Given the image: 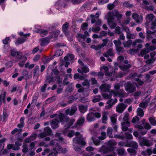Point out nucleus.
Instances as JSON below:
<instances>
[{
	"instance_id": "f257e3e1",
	"label": "nucleus",
	"mask_w": 156,
	"mask_h": 156,
	"mask_svg": "<svg viewBox=\"0 0 156 156\" xmlns=\"http://www.w3.org/2000/svg\"><path fill=\"white\" fill-rule=\"evenodd\" d=\"M75 121L74 119H70L69 117H65L64 115L60 113L59 114L58 118L52 120L51 125V127L53 129H55L58 127V123L60 122L62 123L66 122V124L65 126V128L64 131L65 133H67L66 131L67 129L73 125Z\"/></svg>"
},
{
	"instance_id": "f03ea898",
	"label": "nucleus",
	"mask_w": 156,
	"mask_h": 156,
	"mask_svg": "<svg viewBox=\"0 0 156 156\" xmlns=\"http://www.w3.org/2000/svg\"><path fill=\"white\" fill-rule=\"evenodd\" d=\"M75 134L76 137L73 139V144H77L81 145H85L86 143L83 139L82 135L78 132H76L75 133L74 131L72 130L69 131L67 134V136L69 137L73 136Z\"/></svg>"
},
{
	"instance_id": "7ed1b4c3",
	"label": "nucleus",
	"mask_w": 156,
	"mask_h": 156,
	"mask_svg": "<svg viewBox=\"0 0 156 156\" xmlns=\"http://www.w3.org/2000/svg\"><path fill=\"white\" fill-rule=\"evenodd\" d=\"M123 84L121 82H119L118 83H116L114 84V89L115 90H111L112 93L115 96H118L119 97H123L126 93L124 90L122 89H120V88L122 87Z\"/></svg>"
},
{
	"instance_id": "20e7f679",
	"label": "nucleus",
	"mask_w": 156,
	"mask_h": 156,
	"mask_svg": "<svg viewBox=\"0 0 156 156\" xmlns=\"http://www.w3.org/2000/svg\"><path fill=\"white\" fill-rule=\"evenodd\" d=\"M106 19L107 20L108 24L111 29H114L117 26L116 23L113 22L114 17L112 13L109 12L106 16Z\"/></svg>"
},
{
	"instance_id": "39448f33",
	"label": "nucleus",
	"mask_w": 156,
	"mask_h": 156,
	"mask_svg": "<svg viewBox=\"0 0 156 156\" xmlns=\"http://www.w3.org/2000/svg\"><path fill=\"white\" fill-rule=\"evenodd\" d=\"M67 0H58L55 3V7L58 10L65 8L67 5Z\"/></svg>"
},
{
	"instance_id": "423d86ee",
	"label": "nucleus",
	"mask_w": 156,
	"mask_h": 156,
	"mask_svg": "<svg viewBox=\"0 0 156 156\" xmlns=\"http://www.w3.org/2000/svg\"><path fill=\"white\" fill-rule=\"evenodd\" d=\"M125 86L126 90L129 93H132L136 90V87L135 85L129 82H127Z\"/></svg>"
},
{
	"instance_id": "0eeeda50",
	"label": "nucleus",
	"mask_w": 156,
	"mask_h": 156,
	"mask_svg": "<svg viewBox=\"0 0 156 156\" xmlns=\"http://www.w3.org/2000/svg\"><path fill=\"white\" fill-rule=\"evenodd\" d=\"M139 142L141 146H145L147 147H150L152 146V144L151 142L144 138L139 139Z\"/></svg>"
},
{
	"instance_id": "6e6552de",
	"label": "nucleus",
	"mask_w": 156,
	"mask_h": 156,
	"mask_svg": "<svg viewBox=\"0 0 156 156\" xmlns=\"http://www.w3.org/2000/svg\"><path fill=\"white\" fill-rule=\"evenodd\" d=\"M127 106V105H125L123 103H119L116 106V111L119 113H121L126 108Z\"/></svg>"
},
{
	"instance_id": "1a4fd4ad",
	"label": "nucleus",
	"mask_w": 156,
	"mask_h": 156,
	"mask_svg": "<svg viewBox=\"0 0 156 156\" xmlns=\"http://www.w3.org/2000/svg\"><path fill=\"white\" fill-rule=\"evenodd\" d=\"M132 18L136 21V23H141L143 21V16L142 15L139 16L136 13H133L132 15Z\"/></svg>"
},
{
	"instance_id": "9d476101",
	"label": "nucleus",
	"mask_w": 156,
	"mask_h": 156,
	"mask_svg": "<svg viewBox=\"0 0 156 156\" xmlns=\"http://www.w3.org/2000/svg\"><path fill=\"white\" fill-rule=\"evenodd\" d=\"M111 87L110 84H102L100 87L99 89L102 92H110L111 90H109Z\"/></svg>"
},
{
	"instance_id": "9b49d317",
	"label": "nucleus",
	"mask_w": 156,
	"mask_h": 156,
	"mask_svg": "<svg viewBox=\"0 0 156 156\" xmlns=\"http://www.w3.org/2000/svg\"><path fill=\"white\" fill-rule=\"evenodd\" d=\"M119 144L120 145L125 146L124 145L122 144V143L121 142L119 143ZM125 146L129 147H132L136 149L138 147V144L136 142L132 141L129 143L126 144Z\"/></svg>"
},
{
	"instance_id": "f8f14e48",
	"label": "nucleus",
	"mask_w": 156,
	"mask_h": 156,
	"mask_svg": "<svg viewBox=\"0 0 156 156\" xmlns=\"http://www.w3.org/2000/svg\"><path fill=\"white\" fill-rule=\"evenodd\" d=\"M9 115V112L6 109H4L3 114L0 116V120L2 121H6Z\"/></svg>"
},
{
	"instance_id": "ddd939ff",
	"label": "nucleus",
	"mask_w": 156,
	"mask_h": 156,
	"mask_svg": "<svg viewBox=\"0 0 156 156\" xmlns=\"http://www.w3.org/2000/svg\"><path fill=\"white\" fill-rule=\"evenodd\" d=\"M10 53L12 56H16L17 58H21L22 56V53L21 52L16 51L14 49L11 50Z\"/></svg>"
},
{
	"instance_id": "4468645a",
	"label": "nucleus",
	"mask_w": 156,
	"mask_h": 156,
	"mask_svg": "<svg viewBox=\"0 0 156 156\" xmlns=\"http://www.w3.org/2000/svg\"><path fill=\"white\" fill-rule=\"evenodd\" d=\"M129 76L132 79H134L136 80V83L138 84L139 85H141L143 84L144 82L143 81L140 80L138 78L136 77L137 76V74L136 73L131 74L129 75Z\"/></svg>"
},
{
	"instance_id": "2eb2a0df",
	"label": "nucleus",
	"mask_w": 156,
	"mask_h": 156,
	"mask_svg": "<svg viewBox=\"0 0 156 156\" xmlns=\"http://www.w3.org/2000/svg\"><path fill=\"white\" fill-rule=\"evenodd\" d=\"M90 91V90L88 88L86 89L84 87H81L77 90V91L79 93L82 92L83 94L85 96H88Z\"/></svg>"
},
{
	"instance_id": "dca6fc26",
	"label": "nucleus",
	"mask_w": 156,
	"mask_h": 156,
	"mask_svg": "<svg viewBox=\"0 0 156 156\" xmlns=\"http://www.w3.org/2000/svg\"><path fill=\"white\" fill-rule=\"evenodd\" d=\"M77 110V108L76 107H72L70 108H69L67 109L66 111V113L67 115H72L75 113Z\"/></svg>"
},
{
	"instance_id": "f3484780",
	"label": "nucleus",
	"mask_w": 156,
	"mask_h": 156,
	"mask_svg": "<svg viewBox=\"0 0 156 156\" xmlns=\"http://www.w3.org/2000/svg\"><path fill=\"white\" fill-rule=\"evenodd\" d=\"M129 114L127 113H125L123 118V120L125 122L121 123L122 126L124 125L125 123H126L128 126L129 127L130 126L129 122Z\"/></svg>"
},
{
	"instance_id": "a211bd4d",
	"label": "nucleus",
	"mask_w": 156,
	"mask_h": 156,
	"mask_svg": "<svg viewBox=\"0 0 156 156\" xmlns=\"http://www.w3.org/2000/svg\"><path fill=\"white\" fill-rule=\"evenodd\" d=\"M109 114L108 111H105L102 113V116L101 118L102 122L103 123H107V121L108 119V115Z\"/></svg>"
},
{
	"instance_id": "6ab92c4d",
	"label": "nucleus",
	"mask_w": 156,
	"mask_h": 156,
	"mask_svg": "<svg viewBox=\"0 0 156 156\" xmlns=\"http://www.w3.org/2000/svg\"><path fill=\"white\" fill-rule=\"evenodd\" d=\"M111 150V149L105 145L102 146L99 150V152L104 154H106Z\"/></svg>"
},
{
	"instance_id": "aec40b11",
	"label": "nucleus",
	"mask_w": 156,
	"mask_h": 156,
	"mask_svg": "<svg viewBox=\"0 0 156 156\" xmlns=\"http://www.w3.org/2000/svg\"><path fill=\"white\" fill-rule=\"evenodd\" d=\"M50 39L49 37L41 39L40 40L41 45L44 46L47 45L49 42Z\"/></svg>"
},
{
	"instance_id": "412c9836",
	"label": "nucleus",
	"mask_w": 156,
	"mask_h": 156,
	"mask_svg": "<svg viewBox=\"0 0 156 156\" xmlns=\"http://www.w3.org/2000/svg\"><path fill=\"white\" fill-rule=\"evenodd\" d=\"M87 119L89 122H91L94 121L95 119L94 118V115L93 112L89 113L87 116Z\"/></svg>"
},
{
	"instance_id": "4be33fe9",
	"label": "nucleus",
	"mask_w": 156,
	"mask_h": 156,
	"mask_svg": "<svg viewBox=\"0 0 156 156\" xmlns=\"http://www.w3.org/2000/svg\"><path fill=\"white\" fill-rule=\"evenodd\" d=\"M117 144L116 142L114 140H109L107 143V145L109 147V148L113 150V146Z\"/></svg>"
},
{
	"instance_id": "5701e85b",
	"label": "nucleus",
	"mask_w": 156,
	"mask_h": 156,
	"mask_svg": "<svg viewBox=\"0 0 156 156\" xmlns=\"http://www.w3.org/2000/svg\"><path fill=\"white\" fill-rule=\"evenodd\" d=\"M113 50L112 49H109L106 52L104 53L103 55L105 57H108L109 56H114Z\"/></svg>"
},
{
	"instance_id": "b1692460",
	"label": "nucleus",
	"mask_w": 156,
	"mask_h": 156,
	"mask_svg": "<svg viewBox=\"0 0 156 156\" xmlns=\"http://www.w3.org/2000/svg\"><path fill=\"white\" fill-rule=\"evenodd\" d=\"M35 31L36 32L40 33L41 36L46 35L48 34V31L44 30L37 29L35 28Z\"/></svg>"
},
{
	"instance_id": "393cba45",
	"label": "nucleus",
	"mask_w": 156,
	"mask_h": 156,
	"mask_svg": "<svg viewBox=\"0 0 156 156\" xmlns=\"http://www.w3.org/2000/svg\"><path fill=\"white\" fill-rule=\"evenodd\" d=\"M69 26V23H66L62 26V30L63 32L66 35H67L68 34L67 30Z\"/></svg>"
},
{
	"instance_id": "a878e982",
	"label": "nucleus",
	"mask_w": 156,
	"mask_h": 156,
	"mask_svg": "<svg viewBox=\"0 0 156 156\" xmlns=\"http://www.w3.org/2000/svg\"><path fill=\"white\" fill-rule=\"evenodd\" d=\"M84 118L83 117H81L79 118L77 120L76 124L78 126H81L83 125V124L84 123Z\"/></svg>"
},
{
	"instance_id": "bb28decb",
	"label": "nucleus",
	"mask_w": 156,
	"mask_h": 156,
	"mask_svg": "<svg viewBox=\"0 0 156 156\" xmlns=\"http://www.w3.org/2000/svg\"><path fill=\"white\" fill-rule=\"evenodd\" d=\"M152 67V66L150 65H145L143 66L141 68V72H144Z\"/></svg>"
},
{
	"instance_id": "cd10ccee",
	"label": "nucleus",
	"mask_w": 156,
	"mask_h": 156,
	"mask_svg": "<svg viewBox=\"0 0 156 156\" xmlns=\"http://www.w3.org/2000/svg\"><path fill=\"white\" fill-rule=\"evenodd\" d=\"M76 37L80 42H82L86 38V36L80 34H78Z\"/></svg>"
},
{
	"instance_id": "c85d7f7f",
	"label": "nucleus",
	"mask_w": 156,
	"mask_h": 156,
	"mask_svg": "<svg viewBox=\"0 0 156 156\" xmlns=\"http://www.w3.org/2000/svg\"><path fill=\"white\" fill-rule=\"evenodd\" d=\"M44 132L47 136H49L51 134L52 131L50 127H47L44 129Z\"/></svg>"
},
{
	"instance_id": "c756f323",
	"label": "nucleus",
	"mask_w": 156,
	"mask_h": 156,
	"mask_svg": "<svg viewBox=\"0 0 156 156\" xmlns=\"http://www.w3.org/2000/svg\"><path fill=\"white\" fill-rule=\"evenodd\" d=\"M131 65L129 64L125 65L124 66H120V69L123 71H127L128 69L130 68Z\"/></svg>"
},
{
	"instance_id": "7c9ffc66",
	"label": "nucleus",
	"mask_w": 156,
	"mask_h": 156,
	"mask_svg": "<svg viewBox=\"0 0 156 156\" xmlns=\"http://www.w3.org/2000/svg\"><path fill=\"white\" fill-rule=\"evenodd\" d=\"M109 93V95L106 93H103L102 94V96L105 99H108L111 98L112 95L113 94V93H112L111 90L110 92Z\"/></svg>"
},
{
	"instance_id": "2f4dec72",
	"label": "nucleus",
	"mask_w": 156,
	"mask_h": 156,
	"mask_svg": "<svg viewBox=\"0 0 156 156\" xmlns=\"http://www.w3.org/2000/svg\"><path fill=\"white\" fill-rule=\"evenodd\" d=\"M132 43V41L131 40H129L126 42H123V44L124 47L129 48Z\"/></svg>"
},
{
	"instance_id": "473e14b6",
	"label": "nucleus",
	"mask_w": 156,
	"mask_h": 156,
	"mask_svg": "<svg viewBox=\"0 0 156 156\" xmlns=\"http://www.w3.org/2000/svg\"><path fill=\"white\" fill-rule=\"evenodd\" d=\"M156 60V57L155 58H151L147 59L145 63L148 65L153 63L155 60Z\"/></svg>"
},
{
	"instance_id": "72a5a7b5",
	"label": "nucleus",
	"mask_w": 156,
	"mask_h": 156,
	"mask_svg": "<svg viewBox=\"0 0 156 156\" xmlns=\"http://www.w3.org/2000/svg\"><path fill=\"white\" fill-rule=\"evenodd\" d=\"M60 32V31L59 30L52 32L51 34V35L49 36V39H51L53 37H57L58 36Z\"/></svg>"
},
{
	"instance_id": "f704fd0d",
	"label": "nucleus",
	"mask_w": 156,
	"mask_h": 156,
	"mask_svg": "<svg viewBox=\"0 0 156 156\" xmlns=\"http://www.w3.org/2000/svg\"><path fill=\"white\" fill-rule=\"evenodd\" d=\"M106 103L107 104H108L107 106H106V108L107 109L110 108L114 105V104L112 102V99L108 100L107 102Z\"/></svg>"
},
{
	"instance_id": "c9c22d12",
	"label": "nucleus",
	"mask_w": 156,
	"mask_h": 156,
	"mask_svg": "<svg viewBox=\"0 0 156 156\" xmlns=\"http://www.w3.org/2000/svg\"><path fill=\"white\" fill-rule=\"evenodd\" d=\"M92 140L94 144L96 146H98L100 144V141L98 139H97L95 137H93L92 138Z\"/></svg>"
},
{
	"instance_id": "e433bc0d",
	"label": "nucleus",
	"mask_w": 156,
	"mask_h": 156,
	"mask_svg": "<svg viewBox=\"0 0 156 156\" xmlns=\"http://www.w3.org/2000/svg\"><path fill=\"white\" fill-rule=\"evenodd\" d=\"M154 16L152 14H147L145 18L147 20H149L150 21L153 20L154 18Z\"/></svg>"
},
{
	"instance_id": "4c0bfd02",
	"label": "nucleus",
	"mask_w": 156,
	"mask_h": 156,
	"mask_svg": "<svg viewBox=\"0 0 156 156\" xmlns=\"http://www.w3.org/2000/svg\"><path fill=\"white\" fill-rule=\"evenodd\" d=\"M26 38L20 37L17 40L16 42V44H22L25 41Z\"/></svg>"
},
{
	"instance_id": "58836bf2",
	"label": "nucleus",
	"mask_w": 156,
	"mask_h": 156,
	"mask_svg": "<svg viewBox=\"0 0 156 156\" xmlns=\"http://www.w3.org/2000/svg\"><path fill=\"white\" fill-rule=\"evenodd\" d=\"M137 112L138 115L140 117H142L144 115V112L141 108H138L137 110Z\"/></svg>"
},
{
	"instance_id": "ea45409f",
	"label": "nucleus",
	"mask_w": 156,
	"mask_h": 156,
	"mask_svg": "<svg viewBox=\"0 0 156 156\" xmlns=\"http://www.w3.org/2000/svg\"><path fill=\"white\" fill-rule=\"evenodd\" d=\"M156 32V30H153V31L152 32L149 30H147V38L148 39L150 38H152V37H151V35L152 34Z\"/></svg>"
},
{
	"instance_id": "a19ab883",
	"label": "nucleus",
	"mask_w": 156,
	"mask_h": 156,
	"mask_svg": "<svg viewBox=\"0 0 156 156\" xmlns=\"http://www.w3.org/2000/svg\"><path fill=\"white\" fill-rule=\"evenodd\" d=\"M79 110L82 113H84L87 110V108L86 106L83 105H80L79 107Z\"/></svg>"
},
{
	"instance_id": "79ce46f5",
	"label": "nucleus",
	"mask_w": 156,
	"mask_h": 156,
	"mask_svg": "<svg viewBox=\"0 0 156 156\" xmlns=\"http://www.w3.org/2000/svg\"><path fill=\"white\" fill-rule=\"evenodd\" d=\"M149 120L152 125L155 126L156 125V120L155 118L153 117H150L149 118Z\"/></svg>"
},
{
	"instance_id": "37998d69",
	"label": "nucleus",
	"mask_w": 156,
	"mask_h": 156,
	"mask_svg": "<svg viewBox=\"0 0 156 156\" xmlns=\"http://www.w3.org/2000/svg\"><path fill=\"white\" fill-rule=\"evenodd\" d=\"M27 60V58L24 57L21 58V61H20L19 65L20 67H22L23 66L24 63Z\"/></svg>"
},
{
	"instance_id": "c03bdc74",
	"label": "nucleus",
	"mask_w": 156,
	"mask_h": 156,
	"mask_svg": "<svg viewBox=\"0 0 156 156\" xmlns=\"http://www.w3.org/2000/svg\"><path fill=\"white\" fill-rule=\"evenodd\" d=\"M149 52V49L147 48L142 49L140 51V55L142 56L148 53Z\"/></svg>"
},
{
	"instance_id": "a18cd8bd",
	"label": "nucleus",
	"mask_w": 156,
	"mask_h": 156,
	"mask_svg": "<svg viewBox=\"0 0 156 156\" xmlns=\"http://www.w3.org/2000/svg\"><path fill=\"white\" fill-rule=\"evenodd\" d=\"M108 41V39L107 38L103 39L102 40L103 42L102 43L100 44L101 47V48L106 46Z\"/></svg>"
},
{
	"instance_id": "49530a36",
	"label": "nucleus",
	"mask_w": 156,
	"mask_h": 156,
	"mask_svg": "<svg viewBox=\"0 0 156 156\" xmlns=\"http://www.w3.org/2000/svg\"><path fill=\"white\" fill-rule=\"evenodd\" d=\"M117 117V115L114 114L111 116L110 117L111 121L113 124H115L116 123Z\"/></svg>"
},
{
	"instance_id": "de8ad7c7",
	"label": "nucleus",
	"mask_w": 156,
	"mask_h": 156,
	"mask_svg": "<svg viewBox=\"0 0 156 156\" xmlns=\"http://www.w3.org/2000/svg\"><path fill=\"white\" fill-rule=\"evenodd\" d=\"M112 129L111 128L109 127L107 129V135L109 138H112L113 136L112 135Z\"/></svg>"
},
{
	"instance_id": "09e8293b",
	"label": "nucleus",
	"mask_w": 156,
	"mask_h": 156,
	"mask_svg": "<svg viewBox=\"0 0 156 156\" xmlns=\"http://www.w3.org/2000/svg\"><path fill=\"white\" fill-rule=\"evenodd\" d=\"M143 125L146 129H150L151 128V126L150 124L146 121H145L144 122H143Z\"/></svg>"
},
{
	"instance_id": "8fccbe9b",
	"label": "nucleus",
	"mask_w": 156,
	"mask_h": 156,
	"mask_svg": "<svg viewBox=\"0 0 156 156\" xmlns=\"http://www.w3.org/2000/svg\"><path fill=\"white\" fill-rule=\"evenodd\" d=\"M103 68L104 70H105V75L107 76H110L112 75V73H107V72L108 70V67L105 66H103Z\"/></svg>"
},
{
	"instance_id": "3c124183",
	"label": "nucleus",
	"mask_w": 156,
	"mask_h": 156,
	"mask_svg": "<svg viewBox=\"0 0 156 156\" xmlns=\"http://www.w3.org/2000/svg\"><path fill=\"white\" fill-rule=\"evenodd\" d=\"M81 69L83 72L84 73H88L90 71L89 69L86 66L84 65L81 67Z\"/></svg>"
},
{
	"instance_id": "603ef678",
	"label": "nucleus",
	"mask_w": 156,
	"mask_h": 156,
	"mask_svg": "<svg viewBox=\"0 0 156 156\" xmlns=\"http://www.w3.org/2000/svg\"><path fill=\"white\" fill-rule=\"evenodd\" d=\"M106 137V133L105 132H102L101 134V136L98 137V139L100 140H103Z\"/></svg>"
},
{
	"instance_id": "864d4df0",
	"label": "nucleus",
	"mask_w": 156,
	"mask_h": 156,
	"mask_svg": "<svg viewBox=\"0 0 156 156\" xmlns=\"http://www.w3.org/2000/svg\"><path fill=\"white\" fill-rule=\"evenodd\" d=\"M102 99V98L100 96H95L94 99L93 100V102H97L99 101Z\"/></svg>"
},
{
	"instance_id": "5fc2aeb1",
	"label": "nucleus",
	"mask_w": 156,
	"mask_h": 156,
	"mask_svg": "<svg viewBox=\"0 0 156 156\" xmlns=\"http://www.w3.org/2000/svg\"><path fill=\"white\" fill-rule=\"evenodd\" d=\"M139 50L138 49L135 48L130 49L128 52V53L131 55H133L134 53L137 52Z\"/></svg>"
},
{
	"instance_id": "6e6d98bb",
	"label": "nucleus",
	"mask_w": 156,
	"mask_h": 156,
	"mask_svg": "<svg viewBox=\"0 0 156 156\" xmlns=\"http://www.w3.org/2000/svg\"><path fill=\"white\" fill-rule=\"evenodd\" d=\"M143 41L140 39H136L132 43L133 46H134L138 43H141L143 42Z\"/></svg>"
},
{
	"instance_id": "4d7b16f0",
	"label": "nucleus",
	"mask_w": 156,
	"mask_h": 156,
	"mask_svg": "<svg viewBox=\"0 0 156 156\" xmlns=\"http://www.w3.org/2000/svg\"><path fill=\"white\" fill-rule=\"evenodd\" d=\"M127 151L131 155H135L136 154V152L135 150L132 148H128Z\"/></svg>"
},
{
	"instance_id": "13d9d810",
	"label": "nucleus",
	"mask_w": 156,
	"mask_h": 156,
	"mask_svg": "<svg viewBox=\"0 0 156 156\" xmlns=\"http://www.w3.org/2000/svg\"><path fill=\"white\" fill-rule=\"evenodd\" d=\"M15 146L13 147V150H17L20 148V146L21 145V144L18 141L16 142L15 143Z\"/></svg>"
},
{
	"instance_id": "bf43d9fd",
	"label": "nucleus",
	"mask_w": 156,
	"mask_h": 156,
	"mask_svg": "<svg viewBox=\"0 0 156 156\" xmlns=\"http://www.w3.org/2000/svg\"><path fill=\"white\" fill-rule=\"evenodd\" d=\"M148 103L146 101L143 102L139 104V106L143 108H145L147 106Z\"/></svg>"
},
{
	"instance_id": "052dcab7",
	"label": "nucleus",
	"mask_w": 156,
	"mask_h": 156,
	"mask_svg": "<svg viewBox=\"0 0 156 156\" xmlns=\"http://www.w3.org/2000/svg\"><path fill=\"white\" fill-rule=\"evenodd\" d=\"M54 150L56 151L57 153H61L62 152V147L60 146L57 145L56 146Z\"/></svg>"
},
{
	"instance_id": "680f3d73",
	"label": "nucleus",
	"mask_w": 156,
	"mask_h": 156,
	"mask_svg": "<svg viewBox=\"0 0 156 156\" xmlns=\"http://www.w3.org/2000/svg\"><path fill=\"white\" fill-rule=\"evenodd\" d=\"M156 28V18L155 20L151 24V29L152 30H154Z\"/></svg>"
},
{
	"instance_id": "e2e57ef3",
	"label": "nucleus",
	"mask_w": 156,
	"mask_h": 156,
	"mask_svg": "<svg viewBox=\"0 0 156 156\" xmlns=\"http://www.w3.org/2000/svg\"><path fill=\"white\" fill-rule=\"evenodd\" d=\"M39 66H36L35 67L34 71V74L35 76L37 75L38 74V73L39 72Z\"/></svg>"
},
{
	"instance_id": "0e129e2a",
	"label": "nucleus",
	"mask_w": 156,
	"mask_h": 156,
	"mask_svg": "<svg viewBox=\"0 0 156 156\" xmlns=\"http://www.w3.org/2000/svg\"><path fill=\"white\" fill-rule=\"evenodd\" d=\"M63 54V51L60 50H57L54 55V56L56 57H58L62 55Z\"/></svg>"
},
{
	"instance_id": "69168bd1",
	"label": "nucleus",
	"mask_w": 156,
	"mask_h": 156,
	"mask_svg": "<svg viewBox=\"0 0 156 156\" xmlns=\"http://www.w3.org/2000/svg\"><path fill=\"white\" fill-rule=\"evenodd\" d=\"M90 48L96 50H98L101 48L100 44L98 45H92L90 46Z\"/></svg>"
},
{
	"instance_id": "338daca9",
	"label": "nucleus",
	"mask_w": 156,
	"mask_h": 156,
	"mask_svg": "<svg viewBox=\"0 0 156 156\" xmlns=\"http://www.w3.org/2000/svg\"><path fill=\"white\" fill-rule=\"evenodd\" d=\"M100 30V27L98 26H97V27H93L92 29V31L96 33H98Z\"/></svg>"
},
{
	"instance_id": "774afa93",
	"label": "nucleus",
	"mask_w": 156,
	"mask_h": 156,
	"mask_svg": "<svg viewBox=\"0 0 156 156\" xmlns=\"http://www.w3.org/2000/svg\"><path fill=\"white\" fill-rule=\"evenodd\" d=\"M113 42L114 43L116 47L120 46L122 43L120 40H114L113 41Z\"/></svg>"
}]
</instances>
